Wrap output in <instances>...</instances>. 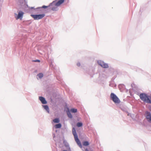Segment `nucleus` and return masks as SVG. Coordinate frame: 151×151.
<instances>
[{"mask_svg": "<svg viewBox=\"0 0 151 151\" xmlns=\"http://www.w3.org/2000/svg\"><path fill=\"white\" fill-rule=\"evenodd\" d=\"M64 0H60L59 1L56 3V5L59 6L62 4L64 2Z\"/></svg>", "mask_w": 151, "mask_h": 151, "instance_id": "obj_10", "label": "nucleus"}, {"mask_svg": "<svg viewBox=\"0 0 151 151\" xmlns=\"http://www.w3.org/2000/svg\"><path fill=\"white\" fill-rule=\"evenodd\" d=\"M45 16V14H31V16L35 20H38L42 19Z\"/></svg>", "mask_w": 151, "mask_h": 151, "instance_id": "obj_4", "label": "nucleus"}, {"mask_svg": "<svg viewBox=\"0 0 151 151\" xmlns=\"http://www.w3.org/2000/svg\"><path fill=\"white\" fill-rule=\"evenodd\" d=\"M86 151H88V149H86Z\"/></svg>", "mask_w": 151, "mask_h": 151, "instance_id": "obj_24", "label": "nucleus"}, {"mask_svg": "<svg viewBox=\"0 0 151 151\" xmlns=\"http://www.w3.org/2000/svg\"><path fill=\"white\" fill-rule=\"evenodd\" d=\"M77 65L78 66H79L80 65V64L79 63H77Z\"/></svg>", "mask_w": 151, "mask_h": 151, "instance_id": "obj_20", "label": "nucleus"}, {"mask_svg": "<svg viewBox=\"0 0 151 151\" xmlns=\"http://www.w3.org/2000/svg\"><path fill=\"white\" fill-rule=\"evenodd\" d=\"M139 97L144 102L148 103H151L149 96L145 93H141L139 95Z\"/></svg>", "mask_w": 151, "mask_h": 151, "instance_id": "obj_1", "label": "nucleus"}, {"mask_svg": "<svg viewBox=\"0 0 151 151\" xmlns=\"http://www.w3.org/2000/svg\"><path fill=\"white\" fill-rule=\"evenodd\" d=\"M40 100L41 101L42 103L43 104H46L47 102L45 100V99L43 97L40 96L39 97Z\"/></svg>", "mask_w": 151, "mask_h": 151, "instance_id": "obj_8", "label": "nucleus"}, {"mask_svg": "<svg viewBox=\"0 0 151 151\" xmlns=\"http://www.w3.org/2000/svg\"><path fill=\"white\" fill-rule=\"evenodd\" d=\"M61 127V125L60 124H58L55 125L56 128H60Z\"/></svg>", "mask_w": 151, "mask_h": 151, "instance_id": "obj_13", "label": "nucleus"}, {"mask_svg": "<svg viewBox=\"0 0 151 151\" xmlns=\"http://www.w3.org/2000/svg\"><path fill=\"white\" fill-rule=\"evenodd\" d=\"M149 110L151 111V106L149 108Z\"/></svg>", "mask_w": 151, "mask_h": 151, "instance_id": "obj_22", "label": "nucleus"}, {"mask_svg": "<svg viewBox=\"0 0 151 151\" xmlns=\"http://www.w3.org/2000/svg\"><path fill=\"white\" fill-rule=\"evenodd\" d=\"M110 97L111 99L115 103L119 104L120 103V100L114 93H111L110 95Z\"/></svg>", "mask_w": 151, "mask_h": 151, "instance_id": "obj_3", "label": "nucleus"}, {"mask_svg": "<svg viewBox=\"0 0 151 151\" xmlns=\"http://www.w3.org/2000/svg\"><path fill=\"white\" fill-rule=\"evenodd\" d=\"M33 61L34 62H40V61L39 60H34Z\"/></svg>", "mask_w": 151, "mask_h": 151, "instance_id": "obj_18", "label": "nucleus"}, {"mask_svg": "<svg viewBox=\"0 0 151 151\" xmlns=\"http://www.w3.org/2000/svg\"><path fill=\"white\" fill-rule=\"evenodd\" d=\"M53 122L56 123H58L59 122V120L58 119L56 118L53 120Z\"/></svg>", "mask_w": 151, "mask_h": 151, "instance_id": "obj_14", "label": "nucleus"}, {"mask_svg": "<svg viewBox=\"0 0 151 151\" xmlns=\"http://www.w3.org/2000/svg\"><path fill=\"white\" fill-rule=\"evenodd\" d=\"M83 144V145L85 146H87L89 145V143L88 141H84Z\"/></svg>", "mask_w": 151, "mask_h": 151, "instance_id": "obj_12", "label": "nucleus"}, {"mask_svg": "<svg viewBox=\"0 0 151 151\" xmlns=\"http://www.w3.org/2000/svg\"><path fill=\"white\" fill-rule=\"evenodd\" d=\"M98 64L101 67L104 68H108L109 66L108 65L101 60H99L98 61Z\"/></svg>", "mask_w": 151, "mask_h": 151, "instance_id": "obj_5", "label": "nucleus"}, {"mask_svg": "<svg viewBox=\"0 0 151 151\" xmlns=\"http://www.w3.org/2000/svg\"><path fill=\"white\" fill-rule=\"evenodd\" d=\"M67 114L69 118H72V116L71 115V114L70 113L69 109H68V111H67Z\"/></svg>", "mask_w": 151, "mask_h": 151, "instance_id": "obj_9", "label": "nucleus"}, {"mask_svg": "<svg viewBox=\"0 0 151 151\" xmlns=\"http://www.w3.org/2000/svg\"><path fill=\"white\" fill-rule=\"evenodd\" d=\"M73 134L74 136V138L76 142L80 147H82V145L81 144V142H80L78 138V137L76 134V130L74 128H73Z\"/></svg>", "mask_w": 151, "mask_h": 151, "instance_id": "obj_2", "label": "nucleus"}, {"mask_svg": "<svg viewBox=\"0 0 151 151\" xmlns=\"http://www.w3.org/2000/svg\"><path fill=\"white\" fill-rule=\"evenodd\" d=\"M47 7V6H42V8H46Z\"/></svg>", "mask_w": 151, "mask_h": 151, "instance_id": "obj_19", "label": "nucleus"}, {"mask_svg": "<svg viewBox=\"0 0 151 151\" xmlns=\"http://www.w3.org/2000/svg\"><path fill=\"white\" fill-rule=\"evenodd\" d=\"M145 115L148 121L151 123V113L148 111H146L145 112Z\"/></svg>", "mask_w": 151, "mask_h": 151, "instance_id": "obj_6", "label": "nucleus"}, {"mask_svg": "<svg viewBox=\"0 0 151 151\" xmlns=\"http://www.w3.org/2000/svg\"><path fill=\"white\" fill-rule=\"evenodd\" d=\"M43 74L42 73H39L37 75V76L39 78H41L43 77Z\"/></svg>", "mask_w": 151, "mask_h": 151, "instance_id": "obj_15", "label": "nucleus"}, {"mask_svg": "<svg viewBox=\"0 0 151 151\" xmlns=\"http://www.w3.org/2000/svg\"><path fill=\"white\" fill-rule=\"evenodd\" d=\"M44 107L45 109L47 110H49V108L47 106V105H45L44 106Z\"/></svg>", "mask_w": 151, "mask_h": 151, "instance_id": "obj_17", "label": "nucleus"}, {"mask_svg": "<svg viewBox=\"0 0 151 151\" xmlns=\"http://www.w3.org/2000/svg\"><path fill=\"white\" fill-rule=\"evenodd\" d=\"M83 124L81 122H78L77 124V126L78 127H80L82 126Z\"/></svg>", "mask_w": 151, "mask_h": 151, "instance_id": "obj_16", "label": "nucleus"}, {"mask_svg": "<svg viewBox=\"0 0 151 151\" xmlns=\"http://www.w3.org/2000/svg\"><path fill=\"white\" fill-rule=\"evenodd\" d=\"M55 8H54V7H53L52 8V10L53 11H54L55 10Z\"/></svg>", "mask_w": 151, "mask_h": 151, "instance_id": "obj_21", "label": "nucleus"}, {"mask_svg": "<svg viewBox=\"0 0 151 151\" xmlns=\"http://www.w3.org/2000/svg\"><path fill=\"white\" fill-rule=\"evenodd\" d=\"M149 99L151 101V97L149 98Z\"/></svg>", "mask_w": 151, "mask_h": 151, "instance_id": "obj_23", "label": "nucleus"}, {"mask_svg": "<svg viewBox=\"0 0 151 151\" xmlns=\"http://www.w3.org/2000/svg\"><path fill=\"white\" fill-rule=\"evenodd\" d=\"M24 14V13L20 11L18 13L17 17H16V19H22L23 17V15Z\"/></svg>", "mask_w": 151, "mask_h": 151, "instance_id": "obj_7", "label": "nucleus"}, {"mask_svg": "<svg viewBox=\"0 0 151 151\" xmlns=\"http://www.w3.org/2000/svg\"><path fill=\"white\" fill-rule=\"evenodd\" d=\"M77 109H76L72 108L70 109V111L72 113H75L77 112Z\"/></svg>", "mask_w": 151, "mask_h": 151, "instance_id": "obj_11", "label": "nucleus"}]
</instances>
